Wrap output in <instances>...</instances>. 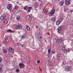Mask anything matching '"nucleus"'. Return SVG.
<instances>
[{"label":"nucleus","instance_id":"f257e3e1","mask_svg":"<svg viewBox=\"0 0 73 73\" xmlns=\"http://www.w3.org/2000/svg\"><path fill=\"white\" fill-rule=\"evenodd\" d=\"M6 18V15L3 14L0 17L1 20H5Z\"/></svg>","mask_w":73,"mask_h":73},{"label":"nucleus","instance_id":"f03ea898","mask_svg":"<svg viewBox=\"0 0 73 73\" xmlns=\"http://www.w3.org/2000/svg\"><path fill=\"white\" fill-rule=\"evenodd\" d=\"M65 70L67 72H69V71H71L72 69L69 66H67L65 67Z\"/></svg>","mask_w":73,"mask_h":73},{"label":"nucleus","instance_id":"7ed1b4c3","mask_svg":"<svg viewBox=\"0 0 73 73\" xmlns=\"http://www.w3.org/2000/svg\"><path fill=\"white\" fill-rule=\"evenodd\" d=\"M16 29H22V25H19L17 26L16 27Z\"/></svg>","mask_w":73,"mask_h":73},{"label":"nucleus","instance_id":"20e7f679","mask_svg":"<svg viewBox=\"0 0 73 73\" xmlns=\"http://www.w3.org/2000/svg\"><path fill=\"white\" fill-rule=\"evenodd\" d=\"M19 67L21 69H22L25 67V65L22 63H21L19 65Z\"/></svg>","mask_w":73,"mask_h":73},{"label":"nucleus","instance_id":"39448f33","mask_svg":"<svg viewBox=\"0 0 73 73\" xmlns=\"http://www.w3.org/2000/svg\"><path fill=\"white\" fill-rule=\"evenodd\" d=\"M61 21H62V19H60L58 21L56 22V24L57 25H58L61 23Z\"/></svg>","mask_w":73,"mask_h":73},{"label":"nucleus","instance_id":"423d86ee","mask_svg":"<svg viewBox=\"0 0 73 73\" xmlns=\"http://www.w3.org/2000/svg\"><path fill=\"white\" fill-rule=\"evenodd\" d=\"M65 4L67 6H68L70 4V0H66Z\"/></svg>","mask_w":73,"mask_h":73},{"label":"nucleus","instance_id":"0eeeda50","mask_svg":"<svg viewBox=\"0 0 73 73\" xmlns=\"http://www.w3.org/2000/svg\"><path fill=\"white\" fill-rule=\"evenodd\" d=\"M62 28V26H60L58 29V32L59 33H60L61 32V29Z\"/></svg>","mask_w":73,"mask_h":73},{"label":"nucleus","instance_id":"6e6552de","mask_svg":"<svg viewBox=\"0 0 73 73\" xmlns=\"http://www.w3.org/2000/svg\"><path fill=\"white\" fill-rule=\"evenodd\" d=\"M54 11H55V10L54 9L52 10L51 11L50 13V16H52V15H53V13H54Z\"/></svg>","mask_w":73,"mask_h":73},{"label":"nucleus","instance_id":"1a4fd4ad","mask_svg":"<svg viewBox=\"0 0 73 73\" xmlns=\"http://www.w3.org/2000/svg\"><path fill=\"white\" fill-rule=\"evenodd\" d=\"M12 7V4H9V5L8 6H7V9H11V7Z\"/></svg>","mask_w":73,"mask_h":73},{"label":"nucleus","instance_id":"9d476101","mask_svg":"<svg viewBox=\"0 0 73 73\" xmlns=\"http://www.w3.org/2000/svg\"><path fill=\"white\" fill-rule=\"evenodd\" d=\"M62 41H63V40H62L61 39L58 38L57 40V42H60Z\"/></svg>","mask_w":73,"mask_h":73},{"label":"nucleus","instance_id":"9b49d317","mask_svg":"<svg viewBox=\"0 0 73 73\" xmlns=\"http://www.w3.org/2000/svg\"><path fill=\"white\" fill-rule=\"evenodd\" d=\"M9 49L10 51L11 52H12V53L14 52V50H13V49H12V48L10 47L9 48Z\"/></svg>","mask_w":73,"mask_h":73},{"label":"nucleus","instance_id":"f8f14e48","mask_svg":"<svg viewBox=\"0 0 73 73\" xmlns=\"http://www.w3.org/2000/svg\"><path fill=\"white\" fill-rule=\"evenodd\" d=\"M32 8V7H29L28 9H29V10L27 11V13H29L30 12H31V9Z\"/></svg>","mask_w":73,"mask_h":73},{"label":"nucleus","instance_id":"ddd939ff","mask_svg":"<svg viewBox=\"0 0 73 73\" xmlns=\"http://www.w3.org/2000/svg\"><path fill=\"white\" fill-rule=\"evenodd\" d=\"M27 37V35L26 34L23 35H22V38H23V39H25L26 37Z\"/></svg>","mask_w":73,"mask_h":73},{"label":"nucleus","instance_id":"4468645a","mask_svg":"<svg viewBox=\"0 0 73 73\" xmlns=\"http://www.w3.org/2000/svg\"><path fill=\"white\" fill-rule=\"evenodd\" d=\"M64 2L63 1H61L59 3V5H62L63 4H64Z\"/></svg>","mask_w":73,"mask_h":73},{"label":"nucleus","instance_id":"2eb2a0df","mask_svg":"<svg viewBox=\"0 0 73 73\" xmlns=\"http://www.w3.org/2000/svg\"><path fill=\"white\" fill-rule=\"evenodd\" d=\"M14 31H12V30H11V29H9L7 30L6 31L7 32H8V33H9V32H11V33H12V32H13Z\"/></svg>","mask_w":73,"mask_h":73},{"label":"nucleus","instance_id":"dca6fc26","mask_svg":"<svg viewBox=\"0 0 73 73\" xmlns=\"http://www.w3.org/2000/svg\"><path fill=\"white\" fill-rule=\"evenodd\" d=\"M26 28H27V31H30V29H31V28L29 27L28 26H26Z\"/></svg>","mask_w":73,"mask_h":73},{"label":"nucleus","instance_id":"f3484780","mask_svg":"<svg viewBox=\"0 0 73 73\" xmlns=\"http://www.w3.org/2000/svg\"><path fill=\"white\" fill-rule=\"evenodd\" d=\"M62 49L64 50V52H66V51H67V50L65 49V47H63L62 48Z\"/></svg>","mask_w":73,"mask_h":73},{"label":"nucleus","instance_id":"a211bd4d","mask_svg":"<svg viewBox=\"0 0 73 73\" xmlns=\"http://www.w3.org/2000/svg\"><path fill=\"white\" fill-rule=\"evenodd\" d=\"M3 23L4 24H7L8 23V21L7 20H5L4 21Z\"/></svg>","mask_w":73,"mask_h":73},{"label":"nucleus","instance_id":"6ab92c4d","mask_svg":"<svg viewBox=\"0 0 73 73\" xmlns=\"http://www.w3.org/2000/svg\"><path fill=\"white\" fill-rule=\"evenodd\" d=\"M20 19V15H18L17 16V20L18 21H19V19Z\"/></svg>","mask_w":73,"mask_h":73},{"label":"nucleus","instance_id":"aec40b11","mask_svg":"<svg viewBox=\"0 0 73 73\" xmlns=\"http://www.w3.org/2000/svg\"><path fill=\"white\" fill-rule=\"evenodd\" d=\"M27 8L28 9V7L27 6H25L24 7V10H26V11H27Z\"/></svg>","mask_w":73,"mask_h":73},{"label":"nucleus","instance_id":"412c9836","mask_svg":"<svg viewBox=\"0 0 73 73\" xmlns=\"http://www.w3.org/2000/svg\"><path fill=\"white\" fill-rule=\"evenodd\" d=\"M56 56L58 58H60V54H57Z\"/></svg>","mask_w":73,"mask_h":73},{"label":"nucleus","instance_id":"4be33fe9","mask_svg":"<svg viewBox=\"0 0 73 73\" xmlns=\"http://www.w3.org/2000/svg\"><path fill=\"white\" fill-rule=\"evenodd\" d=\"M3 52L4 53H7V50L5 49L3 50Z\"/></svg>","mask_w":73,"mask_h":73},{"label":"nucleus","instance_id":"5701e85b","mask_svg":"<svg viewBox=\"0 0 73 73\" xmlns=\"http://www.w3.org/2000/svg\"><path fill=\"white\" fill-rule=\"evenodd\" d=\"M55 20H56V19L54 18L52 19V22H54L55 21Z\"/></svg>","mask_w":73,"mask_h":73},{"label":"nucleus","instance_id":"b1692460","mask_svg":"<svg viewBox=\"0 0 73 73\" xmlns=\"http://www.w3.org/2000/svg\"><path fill=\"white\" fill-rule=\"evenodd\" d=\"M48 65H49V66H52V63L51 62H50L48 63Z\"/></svg>","mask_w":73,"mask_h":73},{"label":"nucleus","instance_id":"393cba45","mask_svg":"<svg viewBox=\"0 0 73 73\" xmlns=\"http://www.w3.org/2000/svg\"><path fill=\"white\" fill-rule=\"evenodd\" d=\"M16 71L17 73H19V72H20V70H19V69H17L16 70Z\"/></svg>","mask_w":73,"mask_h":73},{"label":"nucleus","instance_id":"a878e982","mask_svg":"<svg viewBox=\"0 0 73 73\" xmlns=\"http://www.w3.org/2000/svg\"><path fill=\"white\" fill-rule=\"evenodd\" d=\"M52 54H54L56 53V52H55V51H54V50H53L52 51Z\"/></svg>","mask_w":73,"mask_h":73},{"label":"nucleus","instance_id":"bb28decb","mask_svg":"<svg viewBox=\"0 0 73 73\" xmlns=\"http://www.w3.org/2000/svg\"><path fill=\"white\" fill-rule=\"evenodd\" d=\"M43 11L44 12V13H46L47 12H46V9H44Z\"/></svg>","mask_w":73,"mask_h":73},{"label":"nucleus","instance_id":"cd10ccee","mask_svg":"<svg viewBox=\"0 0 73 73\" xmlns=\"http://www.w3.org/2000/svg\"><path fill=\"white\" fill-rule=\"evenodd\" d=\"M50 49H49L48 50V53H50Z\"/></svg>","mask_w":73,"mask_h":73},{"label":"nucleus","instance_id":"c85d7f7f","mask_svg":"<svg viewBox=\"0 0 73 73\" xmlns=\"http://www.w3.org/2000/svg\"><path fill=\"white\" fill-rule=\"evenodd\" d=\"M17 44V45H19V46H20L21 45V44L20 43H18Z\"/></svg>","mask_w":73,"mask_h":73},{"label":"nucleus","instance_id":"c756f323","mask_svg":"<svg viewBox=\"0 0 73 73\" xmlns=\"http://www.w3.org/2000/svg\"><path fill=\"white\" fill-rule=\"evenodd\" d=\"M3 61V59L1 58L0 57V62H2Z\"/></svg>","mask_w":73,"mask_h":73},{"label":"nucleus","instance_id":"7c9ffc66","mask_svg":"<svg viewBox=\"0 0 73 73\" xmlns=\"http://www.w3.org/2000/svg\"><path fill=\"white\" fill-rule=\"evenodd\" d=\"M2 72V69L1 67H0V72Z\"/></svg>","mask_w":73,"mask_h":73},{"label":"nucleus","instance_id":"2f4dec72","mask_svg":"<svg viewBox=\"0 0 73 73\" xmlns=\"http://www.w3.org/2000/svg\"><path fill=\"white\" fill-rule=\"evenodd\" d=\"M17 7H18L17 6H15V9H17Z\"/></svg>","mask_w":73,"mask_h":73},{"label":"nucleus","instance_id":"473e14b6","mask_svg":"<svg viewBox=\"0 0 73 73\" xmlns=\"http://www.w3.org/2000/svg\"><path fill=\"white\" fill-rule=\"evenodd\" d=\"M43 5V4H42V3H40V7H42V6Z\"/></svg>","mask_w":73,"mask_h":73},{"label":"nucleus","instance_id":"72a5a7b5","mask_svg":"<svg viewBox=\"0 0 73 73\" xmlns=\"http://www.w3.org/2000/svg\"><path fill=\"white\" fill-rule=\"evenodd\" d=\"M28 19V20H31V17H29Z\"/></svg>","mask_w":73,"mask_h":73},{"label":"nucleus","instance_id":"f704fd0d","mask_svg":"<svg viewBox=\"0 0 73 73\" xmlns=\"http://www.w3.org/2000/svg\"><path fill=\"white\" fill-rule=\"evenodd\" d=\"M7 40H8V38H6L5 39V41H7Z\"/></svg>","mask_w":73,"mask_h":73},{"label":"nucleus","instance_id":"c9c22d12","mask_svg":"<svg viewBox=\"0 0 73 73\" xmlns=\"http://www.w3.org/2000/svg\"><path fill=\"white\" fill-rule=\"evenodd\" d=\"M40 60H38V61L37 62V63L38 64H39V62H40Z\"/></svg>","mask_w":73,"mask_h":73},{"label":"nucleus","instance_id":"e433bc0d","mask_svg":"<svg viewBox=\"0 0 73 73\" xmlns=\"http://www.w3.org/2000/svg\"><path fill=\"white\" fill-rule=\"evenodd\" d=\"M26 60H28L29 59V58L28 57H26Z\"/></svg>","mask_w":73,"mask_h":73},{"label":"nucleus","instance_id":"4c0bfd02","mask_svg":"<svg viewBox=\"0 0 73 73\" xmlns=\"http://www.w3.org/2000/svg\"><path fill=\"white\" fill-rule=\"evenodd\" d=\"M27 60L29 62H30V60H29V59H28V60Z\"/></svg>","mask_w":73,"mask_h":73},{"label":"nucleus","instance_id":"58836bf2","mask_svg":"<svg viewBox=\"0 0 73 73\" xmlns=\"http://www.w3.org/2000/svg\"><path fill=\"white\" fill-rule=\"evenodd\" d=\"M70 12H73V10H70Z\"/></svg>","mask_w":73,"mask_h":73},{"label":"nucleus","instance_id":"ea45409f","mask_svg":"<svg viewBox=\"0 0 73 73\" xmlns=\"http://www.w3.org/2000/svg\"><path fill=\"white\" fill-rule=\"evenodd\" d=\"M22 47H24V44L22 45Z\"/></svg>","mask_w":73,"mask_h":73},{"label":"nucleus","instance_id":"a19ab883","mask_svg":"<svg viewBox=\"0 0 73 73\" xmlns=\"http://www.w3.org/2000/svg\"><path fill=\"white\" fill-rule=\"evenodd\" d=\"M39 1H41V0H38Z\"/></svg>","mask_w":73,"mask_h":73},{"label":"nucleus","instance_id":"79ce46f5","mask_svg":"<svg viewBox=\"0 0 73 73\" xmlns=\"http://www.w3.org/2000/svg\"><path fill=\"white\" fill-rule=\"evenodd\" d=\"M11 57H13V56L11 55Z\"/></svg>","mask_w":73,"mask_h":73},{"label":"nucleus","instance_id":"37998d69","mask_svg":"<svg viewBox=\"0 0 73 73\" xmlns=\"http://www.w3.org/2000/svg\"><path fill=\"white\" fill-rule=\"evenodd\" d=\"M40 38H42V37H40Z\"/></svg>","mask_w":73,"mask_h":73},{"label":"nucleus","instance_id":"c03bdc74","mask_svg":"<svg viewBox=\"0 0 73 73\" xmlns=\"http://www.w3.org/2000/svg\"><path fill=\"white\" fill-rule=\"evenodd\" d=\"M1 46V44H0V46Z\"/></svg>","mask_w":73,"mask_h":73},{"label":"nucleus","instance_id":"a18cd8bd","mask_svg":"<svg viewBox=\"0 0 73 73\" xmlns=\"http://www.w3.org/2000/svg\"><path fill=\"white\" fill-rule=\"evenodd\" d=\"M9 0V1H10V0Z\"/></svg>","mask_w":73,"mask_h":73}]
</instances>
